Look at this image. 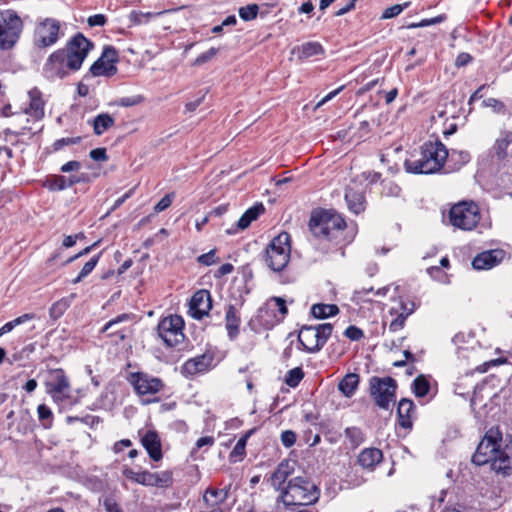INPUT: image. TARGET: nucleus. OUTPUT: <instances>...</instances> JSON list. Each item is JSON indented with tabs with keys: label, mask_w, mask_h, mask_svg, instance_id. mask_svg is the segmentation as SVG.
Wrapping results in <instances>:
<instances>
[{
	"label": "nucleus",
	"mask_w": 512,
	"mask_h": 512,
	"mask_svg": "<svg viewBox=\"0 0 512 512\" xmlns=\"http://www.w3.org/2000/svg\"><path fill=\"white\" fill-rule=\"evenodd\" d=\"M214 356L211 353H204L194 358L188 359L182 366V374L193 376L198 373L206 372L212 366Z\"/></svg>",
	"instance_id": "dca6fc26"
},
{
	"label": "nucleus",
	"mask_w": 512,
	"mask_h": 512,
	"mask_svg": "<svg viewBox=\"0 0 512 512\" xmlns=\"http://www.w3.org/2000/svg\"><path fill=\"white\" fill-rule=\"evenodd\" d=\"M412 389L417 397H424L430 390V383L424 375H419L414 379Z\"/></svg>",
	"instance_id": "e433bc0d"
},
{
	"label": "nucleus",
	"mask_w": 512,
	"mask_h": 512,
	"mask_svg": "<svg viewBox=\"0 0 512 512\" xmlns=\"http://www.w3.org/2000/svg\"><path fill=\"white\" fill-rule=\"evenodd\" d=\"M225 322L229 338L231 340L235 339L239 333L241 319L237 309L233 305H229L226 310Z\"/></svg>",
	"instance_id": "cd10ccee"
},
{
	"label": "nucleus",
	"mask_w": 512,
	"mask_h": 512,
	"mask_svg": "<svg viewBox=\"0 0 512 512\" xmlns=\"http://www.w3.org/2000/svg\"><path fill=\"white\" fill-rule=\"evenodd\" d=\"M61 35V24L57 19H41L35 25L33 45L40 49L51 47L57 43Z\"/></svg>",
	"instance_id": "1a4fd4ad"
},
{
	"label": "nucleus",
	"mask_w": 512,
	"mask_h": 512,
	"mask_svg": "<svg viewBox=\"0 0 512 512\" xmlns=\"http://www.w3.org/2000/svg\"><path fill=\"white\" fill-rule=\"evenodd\" d=\"M444 20H445L444 15H438L434 18L423 19L419 23H412V24L408 25V28L426 27V26H430V25L439 24V23L443 22Z\"/></svg>",
	"instance_id": "6e6d98bb"
},
{
	"label": "nucleus",
	"mask_w": 512,
	"mask_h": 512,
	"mask_svg": "<svg viewBox=\"0 0 512 512\" xmlns=\"http://www.w3.org/2000/svg\"><path fill=\"white\" fill-rule=\"evenodd\" d=\"M144 98L141 95L122 97L116 101V104L121 107H131L140 104Z\"/></svg>",
	"instance_id": "5fc2aeb1"
},
{
	"label": "nucleus",
	"mask_w": 512,
	"mask_h": 512,
	"mask_svg": "<svg viewBox=\"0 0 512 512\" xmlns=\"http://www.w3.org/2000/svg\"><path fill=\"white\" fill-rule=\"evenodd\" d=\"M295 462L290 460H283L280 462L276 468V470L272 473L270 481L271 485L277 490L281 491L285 488L283 487L285 481L289 476H291L294 472Z\"/></svg>",
	"instance_id": "aec40b11"
},
{
	"label": "nucleus",
	"mask_w": 512,
	"mask_h": 512,
	"mask_svg": "<svg viewBox=\"0 0 512 512\" xmlns=\"http://www.w3.org/2000/svg\"><path fill=\"white\" fill-rule=\"evenodd\" d=\"M383 453L378 448H365L358 455V464L366 470L373 471L382 461Z\"/></svg>",
	"instance_id": "5701e85b"
},
{
	"label": "nucleus",
	"mask_w": 512,
	"mask_h": 512,
	"mask_svg": "<svg viewBox=\"0 0 512 512\" xmlns=\"http://www.w3.org/2000/svg\"><path fill=\"white\" fill-rule=\"evenodd\" d=\"M290 252V235L282 232L266 248L264 261L271 270L282 271L290 260Z\"/></svg>",
	"instance_id": "39448f33"
},
{
	"label": "nucleus",
	"mask_w": 512,
	"mask_h": 512,
	"mask_svg": "<svg viewBox=\"0 0 512 512\" xmlns=\"http://www.w3.org/2000/svg\"><path fill=\"white\" fill-rule=\"evenodd\" d=\"M512 143V132L504 133L497 141H496V151L498 155L505 154L508 146Z\"/></svg>",
	"instance_id": "3c124183"
},
{
	"label": "nucleus",
	"mask_w": 512,
	"mask_h": 512,
	"mask_svg": "<svg viewBox=\"0 0 512 512\" xmlns=\"http://www.w3.org/2000/svg\"><path fill=\"white\" fill-rule=\"evenodd\" d=\"M427 273L435 280L444 281L446 274L439 266H431L427 268Z\"/></svg>",
	"instance_id": "774afa93"
},
{
	"label": "nucleus",
	"mask_w": 512,
	"mask_h": 512,
	"mask_svg": "<svg viewBox=\"0 0 512 512\" xmlns=\"http://www.w3.org/2000/svg\"><path fill=\"white\" fill-rule=\"evenodd\" d=\"M346 227L341 215L328 210L315 211L312 213L309 228L314 236L331 240Z\"/></svg>",
	"instance_id": "20e7f679"
},
{
	"label": "nucleus",
	"mask_w": 512,
	"mask_h": 512,
	"mask_svg": "<svg viewBox=\"0 0 512 512\" xmlns=\"http://www.w3.org/2000/svg\"><path fill=\"white\" fill-rule=\"evenodd\" d=\"M128 380L133 386L136 394L142 397V403L144 405L157 402L158 398L145 399L144 397L159 393L165 386L164 382L160 378L144 372L131 373Z\"/></svg>",
	"instance_id": "9d476101"
},
{
	"label": "nucleus",
	"mask_w": 512,
	"mask_h": 512,
	"mask_svg": "<svg viewBox=\"0 0 512 512\" xmlns=\"http://www.w3.org/2000/svg\"><path fill=\"white\" fill-rule=\"evenodd\" d=\"M503 258L502 250H489L474 257L472 266L476 270H488L496 266Z\"/></svg>",
	"instance_id": "6ab92c4d"
},
{
	"label": "nucleus",
	"mask_w": 512,
	"mask_h": 512,
	"mask_svg": "<svg viewBox=\"0 0 512 512\" xmlns=\"http://www.w3.org/2000/svg\"><path fill=\"white\" fill-rule=\"evenodd\" d=\"M409 6V2L404 4H396L391 7H388L384 10L382 14L383 19H390L398 16L405 8Z\"/></svg>",
	"instance_id": "603ef678"
},
{
	"label": "nucleus",
	"mask_w": 512,
	"mask_h": 512,
	"mask_svg": "<svg viewBox=\"0 0 512 512\" xmlns=\"http://www.w3.org/2000/svg\"><path fill=\"white\" fill-rule=\"evenodd\" d=\"M100 57L107 63H112L113 65L118 61L117 51L111 46L105 47Z\"/></svg>",
	"instance_id": "4d7b16f0"
},
{
	"label": "nucleus",
	"mask_w": 512,
	"mask_h": 512,
	"mask_svg": "<svg viewBox=\"0 0 512 512\" xmlns=\"http://www.w3.org/2000/svg\"><path fill=\"white\" fill-rule=\"evenodd\" d=\"M69 307L68 301L65 299H61L54 304L49 309V315L52 319H59Z\"/></svg>",
	"instance_id": "c03bdc74"
},
{
	"label": "nucleus",
	"mask_w": 512,
	"mask_h": 512,
	"mask_svg": "<svg viewBox=\"0 0 512 512\" xmlns=\"http://www.w3.org/2000/svg\"><path fill=\"white\" fill-rule=\"evenodd\" d=\"M212 308L210 293L207 290H199L194 293L189 303V314L194 319H202Z\"/></svg>",
	"instance_id": "2eb2a0df"
},
{
	"label": "nucleus",
	"mask_w": 512,
	"mask_h": 512,
	"mask_svg": "<svg viewBox=\"0 0 512 512\" xmlns=\"http://www.w3.org/2000/svg\"><path fill=\"white\" fill-rule=\"evenodd\" d=\"M396 314H397L396 318L394 320H392L389 325V330L391 332H396V331H399L400 329H402L404 327L405 321L407 319V317H405L401 313H396Z\"/></svg>",
	"instance_id": "0e129e2a"
},
{
	"label": "nucleus",
	"mask_w": 512,
	"mask_h": 512,
	"mask_svg": "<svg viewBox=\"0 0 512 512\" xmlns=\"http://www.w3.org/2000/svg\"><path fill=\"white\" fill-rule=\"evenodd\" d=\"M250 433L251 432L247 433L246 435H244L237 441L236 445L234 446L233 450L230 453L231 458H235V460L237 458L238 459L243 458V456L245 455V447H246L247 439H248Z\"/></svg>",
	"instance_id": "de8ad7c7"
},
{
	"label": "nucleus",
	"mask_w": 512,
	"mask_h": 512,
	"mask_svg": "<svg viewBox=\"0 0 512 512\" xmlns=\"http://www.w3.org/2000/svg\"><path fill=\"white\" fill-rule=\"evenodd\" d=\"M292 53H297L299 60H305L310 57L322 55L324 53V49L319 42H306L295 47L292 50Z\"/></svg>",
	"instance_id": "c85d7f7f"
},
{
	"label": "nucleus",
	"mask_w": 512,
	"mask_h": 512,
	"mask_svg": "<svg viewBox=\"0 0 512 512\" xmlns=\"http://www.w3.org/2000/svg\"><path fill=\"white\" fill-rule=\"evenodd\" d=\"M314 327L318 334L317 337L320 341V344L323 347L332 334L333 326L330 323H324Z\"/></svg>",
	"instance_id": "49530a36"
},
{
	"label": "nucleus",
	"mask_w": 512,
	"mask_h": 512,
	"mask_svg": "<svg viewBox=\"0 0 512 512\" xmlns=\"http://www.w3.org/2000/svg\"><path fill=\"white\" fill-rule=\"evenodd\" d=\"M370 292H373L377 296H385L386 293L388 292V288L387 287H382V288H379L376 291H374L372 287L369 288V289L363 288L361 290H357V291L354 292L353 299L354 300H362V299H364V296L369 294Z\"/></svg>",
	"instance_id": "864d4df0"
},
{
	"label": "nucleus",
	"mask_w": 512,
	"mask_h": 512,
	"mask_svg": "<svg viewBox=\"0 0 512 512\" xmlns=\"http://www.w3.org/2000/svg\"><path fill=\"white\" fill-rule=\"evenodd\" d=\"M276 312H279V314L281 315V319L287 314L288 312V309H287V306H286V302L284 299L280 298V297H274L272 299H270L263 308L260 309L259 313V317L261 319H263L266 324H270V325H273L274 322L271 321H267L265 320V316L269 315V314H273L274 317H276ZM280 321V318L279 319H276V322Z\"/></svg>",
	"instance_id": "4be33fe9"
},
{
	"label": "nucleus",
	"mask_w": 512,
	"mask_h": 512,
	"mask_svg": "<svg viewBox=\"0 0 512 512\" xmlns=\"http://www.w3.org/2000/svg\"><path fill=\"white\" fill-rule=\"evenodd\" d=\"M345 200L351 212L359 214L365 209V198L361 192L355 191L352 188H347L345 191Z\"/></svg>",
	"instance_id": "c756f323"
},
{
	"label": "nucleus",
	"mask_w": 512,
	"mask_h": 512,
	"mask_svg": "<svg viewBox=\"0 0 512 512\" xmlns=\"http://www.w3.org/2000/svg\"><path fill=\"white\" fill-rule=\"evenodd\" d=\"M259 7L257 4H249L239 9V16L244 21H250L257 17Z\"/></svg>",
	"instance_id": "09e8293b"
},
{
	"label": "nucleus",
	"mask_w": 512,
	"mask_h": 512,
	"mask_svg": "<svg viewBox=\"0 0 512 512\" xmlns=\"http://www.w3.org/2000/svg\"><path fill=\"white\" fill-rule=\"evenodd\" d=\"M415 413V405L412 400L403 398L397 407L398 423L402 428L409 429L412 427L413 417Z\"/></svg>",
	"instance_id": "b1692460"
},
{
	"label": "nucleus",
	"mask_w": 512,
	"mask_h": 512,
	"mask_svg": "<svg viewBox=\"0 0 512 512\" xmlns=\"http://www.w3.org/2000/svg\"><path fill=\"white\" fill-rule=\"evenodd\" d=\"M470 159L471 156L468 151L452 149L447 160L454 163L453 169H459L468 163Z\"/></svg>",
	"instance_id": "c9c22d12"
},
{
	"label": "nucleus",
	"mask_w": 512,
	"mask_h": 512,
	"mask_svg": "<svg viewBox=\"0 0 512 512\" xmlns=\"http://www.w3.org/2000/svg\"><path fill=\"white\" fill-rule=\"evenodd\" d=\"M44 75L47 79H62L73 72L70 63L67 60V53L58 49L47 59L43 67Z\"/></svg>",
	"instance_id": "4468645a"
},
{
	"label": "nucleus",
	"mask_w": 512,
	"mask_h": 512,
	"mask_svg": "<svg viewBox=\"0 0 512 512\" xmlns=\"http://www.w3.org/2000/svg\"><path fill=\"white\" fill-rule=\"evenodd\" d=\"M345 436L349 440L351 447L356 448L365 440L364 433L358 427H348L345 429Z\"/></svg>",
	"instance_id": "4c0bfd02"
},
{
	"label": "nucleus",
	"mask_w": 512,
	"mask_h": 512,
	"mask_svg": "<svg viewBox=\"0 0 512 512\" xmlns=\"http://www.w3.org/2000/svg\"><path fill=\"white\" fill-rule=\"evenodd\" d=\"M231 485L222 489L208 487L203 494V502L207 507H220L229 496Z\"/></svg>",
	"instance_id": "a878e982"
},
{
	"label": "nucleus",
	"mask_w": 512,
	"mask_h": 512,
	"mask_svg": "<svg viewBox=\"0 0 512 512\" xmlns=\"http://www.w3.org/2000/svg\"><path fill=\"white\" fill-rule=\"evenodd\" d=\"M304 377V372L301 367H295L289 370L285 376V383L292 388L299 385Z\"/></svg>",
	"instance_id": "a19ab883"
},
{
	"label": "nucleus",
	"mask_w": 512,
	"mask_h": 512,
	"mask_svg": "<svg viewBox=\"0 0 512 512\" xmlns=\"http://www.w3.org/2000/svg\"><path fill=\"white\" fill-rule=\"evenodd\" d=\"M123 475H124L127 479H129V480H131V481H133V482H135V483H138V484H141V483H142L143 471H141V472H135V471H133V470H132V469H130V468H125V469L123 470Z\"/></svg>",
	"instance_id": "69168bd1"
},
{
	"label": "nucleus",
	"mask_w": 512,
	"mask_h": 512,
	"mask_svg": "<svg viewBox=\"0 0 512 512\" xmlns=\"http://www.w3.org/2000/svg\"><path fill=\"white\" fill-rule=\"evenodd\" d=\"M281 442L286 448L292 447L296 442V434L292 430H286L281 433Z\"/></svg>",
	"instance_id": "680f3d73"
},
{
	"label": "nucleus",
	"mask_w": 512,
	"mask_h": 512,
	"mask_svg": "<svg viewBox=\"0 0 512 512\" xmlns=\"http://www.w3.org/2000/svg\"><path fill=\"white\" fill-rule=\"evenodd\" d=\"M92 76H113L117 72V67L112 63H107L99 57L90 67Z\"/></svg>",
	"instance_id": "72a5a7b5"
},
{
	"label": "nucleus",
	"mask_w": 512,
	"mask_h": 512,
	"mask_svg": "<svg viewBox=\"0 0 512 512\" xmlns=\"http://www.w3.org/2000/svg\"><path fill=\"white\" fill-rule=\"evenodd\" d=\"M173 484V472L165 470L160 472L143 471L142 483L143 486L156 487V488H169Z\"/></svg>",
	"instance_id": "f3484780"
},
{
	"label": "nucleus",
	"mask_w": 512,
	"mask_h": 512,
	"mask_svg": "<svg viewBox=\"0 0 512 512\" xmlns=\"http://www.w3.org/2000/svg\"><path fill=\"white\" fill-rule=\"evenodd\" d=\"M174 199V193L166 194L154 207V211L159 213L166 210Z\"/></svg>",
	"instance_id": "052dcab7"
},
{
	"label": "nucleus",
	"mask_w": 512,
	"mask_h": 512,
	"mask_svg": "<svg viewBox=\"0 0 512 512\" xmlns=\"http://www.w3.org/2000/svg\"><path fill=\"white\" fill-rule=\"evenodd\" d=\"M80 142V137H67V138H61V139H58L54 142L53 146H54V150L58 151L60 149H62L64 146H67V145H73V144H77Z\"/></svg>",
	"instance_id": "e2e57ef3"
},
{
	"label": "nucleus",
	"mask_w": 512,
	"mask_h": 512,
	"mask_svg": "<svg viewBox=\"0 0 512 512\" xmlns=\"http://www.w3.org/2000/svg\"><path fill=\"white\" fill-rule=\"evenodd\" d=\"M45 186L51 191H62L67 189L66 177L62 175H54L48 178Z\"/></svg>",
	"instance_id": "79ce46f5"
},
{
	"label": "nucleus",
	"mask_w": 512,
	"mask_h": 512,
	"mask_svg": "<svg viewBox=\"0 0 512 512\" xmlns=\"http://www.w3.org/2000/svg\"><path fill=\"white\" fill-rule=\"evenodd\" d=\"M38 418L43 423L45 428H49L52 424L53 414L51 409L45 405L40 404L37 408Z\"/></svg>",
	"instance_id": "a18cd8bd"
},
{
	"label": "nucleus",
	"mask_w": 512,
	"mask_h": 512,
	"mask_svg": "<svg viewBox=\"0 0 512 512\" xmlns=\"http://www.w3.org/2000/svg\"><path fill=\"white\" fill-rule=\"evenodd\" d=\"M141 443L152 460L159 461L162 459L161 440L156 431L149 430L145 432L141 436Z\"/></svg>",
	"instance_id": "a211bd4d"
},
{
	"label": "nucleus",
	"mask_w": 512,
	"mask_h": 512,
	"mask_svg": "<svg viewBox=\"0 0 512 512\" xmlns=\"http://www.w3.org/2000/svg\"><path fill=\"white\" fill-rule=\"evenodd\" d=\"M218 53V49L217 48H210L209 50H207L206 52L204 53H201L200 55L197 56V58L195 59L194 61V65H202L206 62H208L209 60H211L216 54Z\"/></svg>",
	"instance_id": "bf43d9fd"
},
{
	"label": "nucleus",
	"mask_w": 512,
	"mask_h": 512,
	"mask_svg": "<svg viewBox=\"0 0 512 512\" xmlns=\"http://www.w3.org/2000/svg\"><path fill=\"white\" fill-rule=\"evenodd\" d=\"M198 263L210 266L215 263V250H210L208 253L202 254L197 258Z\"/></svg>",
	"instance_id": "338daca9"
},
{
	"label": "nucleus",
	"mask_w": 512,
	"mask_h": 512,
	"mask_svg": "<svg viewBox=\"0 0 512 512\" xmlns=\"http://www.w3.org/2000/svg\"><path fill=\"white\" fill-rule=\"evenodd\" d=\"M502 440L499 427H491L478 444L472 462L477 466L490 463L491 470L506 477L512 474V434L507 435L503 448Z\"/></svg>",
	"instance_id": "f257e3e1"
},
{
	"label": "nucleus",
	"mask_w": 512,
	"mask_h": 512,
	"mask_svg": "<svg viewBox=\"0 0 512 512\" xmlns=\"http://www.w3.org/2000/svg\"><path fill=\"white\" fill-rule=\"evenodd\" d=\"M36 318L34 313H25L12 321L5 323L0 329L4 334L11 332L16 326L24 324Z\"/></svg>",
	"instance_id": "58836bf2"
},
{
	"label": "nucleus",
	"mask_w": 512,
	"mask_h": 512,
	"mask_svg": "<svg viewBox=\"0 0 512 512\" xmlns=\"http://www.w3.org/2000/svg\"><path fill=\"white\" fill-rule=\"evenodd\" d=\"M91 48H93V43L79 33L67 43L65 49L61 50L67 53V60L72 71H77L81 68Z\"/></svg>",
	"instance_id": "f8f14e48"
},
{
	"label": "nucleus",
	"mask_w": 512,
	"mask_h": 512,
	"mask_svg": "<svg viewBox=\"0 0 512 512\" xmlns=\"http://www.w3.org/2000/svg\"><path fill=\"white\" fill-rule=\"evenodd\" d=\"M99 259H100V254L93 256L88 262H86L84 264V266L82 267L78 276L72 280V283L77 284V283L81 282L85 277H87L94 270Z\"/></svg>",
	"instance_id": "ea45409f"
},
{
	"label": "nucleus",
	"mask_w": 512,
	"mask_h": 512,
	"mask_svg": "<svg viewBox=\"0 0 512 512\" xmlns=\"http://www.w3.org/2000/svg\"><path fill=\"white\" fill-rule=\"evenodd\" d=\"M416 309V305L414 303V301L412 300H408V299H400V302H399V307L398 308H392L390 310V313L391 314H394V313H401L402 315H404L405 317L408 318V316H410Z\"/></svg>",
	"instance_id": "37998d69"
},
{
	"label": "nucleus",
	"mask_w": 512,
	"mask_h": 512,
	"mask_svg": "<svg viewBox=\"0 0 512 512\" xmlns=\"http://www.w3.org/2000/svg\"><path fill=\"white\" fill-rule=\"evenodd\" d=\"M115 124V119L108 113L98 114L92 121L93 132L100 136Z\"/></svg>",
	"instance_id": "473e14b6"
},
{
	"label": "nucleus",
	"mask_w": 512,
	"mask_h": 512,
	"mask_svg": "<svg viewBox=\"0 0 512 512\" xmlns=\"http://www.w3.org/2000/svg\"><path fill=\"white\" fill-rule=\"evenodd\" d=\"M184 320L179 315H169L161 319L157 325L159 338L168 347H175L184 341Z\"/></svg>",
	"instance_id": "9b49d317"
},
{
	"label": "nucleus",
	"mask_w": 512,
	"mask_h": 512,
	"mask_svg": "<svg viewBox=\"0 0 512 512\" xmlns=\"http://www.w3.org/2000/svg\"><path fill=\"white\" fill-rule=\"evenodd\" d=\"M265 208L263 204H256L245 211V213L237 221V229H246L252 221L256 220L263 212Z\"/></svg>",
	"instance_id": "2f4dec72"
},
{
	"label": "nucleus",
	"mask_w": 512,
	"mask_h": 512,
	"mask_svg": "<svg viewBox=\"0 0 512 512\" xmlns=\"http://www.w3.org/2000/svg\"><path fill=\"white\" fill-rule=\"evenodd\" d=\"M344 335L352 341H358L364 337L363 331L354 325L348 326L344 332Z\"/></svg>",
	"instance_id": "13d9d810"
},
{
	"label": "nucleus",
	"mask_w": 512,
	"mask_h": 512,
	"mask_svg": "<svg viewBox=\"0 0 512 512\" xmlns=\"http://www.w3.org/2000/svg\"><path fill=\"white\" fill-rule=\"evenodd\" d=\"M339 313V308L335 304L317 303L311 307V314L317 319H326Z\"/></svg>",
	"instance_id": "f704fd0d"
},
{
	"label": "nucleus",
	"mask_w": 512,
	"mask_h": 512,
	"mask_svg": "<svg viewBox=\"0 0 512 512\" xmlns=\"http://www.w3.org/2000/svg\"><path fill=\"white\" fill-rule=\"evenodd\" d=\"M47 393L56 403L69 397L70 383L63 369H50L45 382Z\"/></svg>",
	"instance_id": "ddd939ff"
},
{
	"label": "nucleus",
	"mask_w": 512,
	"mask_h": 512,
	"mask_svg": "<svg viewBox=\"0 0 512 512\" xmlns=\"http://www.w3.org/2000/svg\"><path fill=\"white\" fill-rule=\"evenodd\" d=\"M480 221V210L473 201H462L453 205L449 211V222L455 228L470 231Z\"/></svg>",
	"instance_id": "423d86ee"
},
{
	"label": "nucleus",
	"mask_w": 512,
	"mask_h": 512,
	"mask_svg": "<svg viewBox=\"0 0 512 512\" xmlns=\"http://www.w3.org/2000/svg\"><path fill=\"white\" fill-rule=\"evenodd\" d=\"M30 99L29 108L27 113L34 118L40 119L44 116V101L42 99L41 91L34 87L28 92Z\"/></svg>",
	"instance_id": "bb28decb"
},
{
	"label": "nucleus",
	"mask_w": 512,
	"mask_h": 512,
	"mask_svg": "<svg viewBox=\"0 0 512 512\" xmlns=\"http://www.w3.org/2000/svg\"><path fill=\"white\" fill-rule=\"evenodd\" d=\"M23 30V22L13 10L0 14V49L10 50L18 42Z\"/></svg>",
	"instance_id": "0eeeda50"
},
{
	"label": "nucleus",
	"mask_w": 512,
	"mask_h": 512,
	"mask_svg": "<svg viewBox=\"0 0 512 512\" xmlns=\"http://www.w3.org/2000/svg\"><path fill=\"white\" fill-rule=\"evenodd\" d=\"M382 194L387 197H398L401 192V188L393 181H382Z\"/></svg>",
	"instance_id": "8fccbe9b"
},
{
	"label": "nucleus",
	"mask_w": 512,
	"mask_h": 512,
	"mask_svg": "<svg viewBox=\"0 0 512 512\" xmlns=\"http://www.w3.org/2000/svg\"><path fill=\"white\" fill-rule=\"evenodd\" d=\"M396 388V381L391 377L374 376L369 381L370 395L375 404L383 410H389L395 403Z\"/></svg>",
	"instance_id": "6e6552de"
},
{
	"label": "nucleus",
	"mask_w": 512,
	"mask_h": 512,
	"mask_svg": "<svg viewBox=\"0 0 512 512\" xmlns=\"http://www.w3.org/2000/svg\"><path fill=\"white\" fill-rule=\"evenodd\" d=\"M320 492L317 486L305 477H294L282 490L280 499L285 506H307L316 503Z\"/></svg>",
	"instance_id": "7ed1b4c3"
},
{
	"label": "nucleus",
	"mask_w": 512,
	"mask_h": 512,
	"mask_svg": "<svg viewBox=\"0 0 512 512\" xmlns=\"http://www.w3.org/2000/svg\"><path fill=\"white\" fill-rule=\"evenodd\" d=\"M449 151L439 140L425 142L417 158L407 159L404 167L407 172L414 174H434L439 172L446 160Z\"/></svg>",
	"instance_id": "f03ea898"
},
{
	"label": "nucleus",
	"mask_w": 512,
	"mask_h": 512,
	"mask_svg": "<svg viewBox=\"0 0 512 512\" xmlns=\"http://www.w3.org/2000/svg\"><path fill=\"white\" fill-rule=\"evenodd\" d=\"M359 376L356 373L346 374L338 384V389L345 397H352L358 388Z\"/></svg>",
	"instance_id": "7c9ffc66"
},
{
	"label": "nucleus",
	"mask_w": 512,
	"mask_h": 512,
	"mask_svg": "<svg viewBox=\"0 0 512 512\" xmlns=\"http://www.w3.org/2000/svg\"><path fill=\"white\" fill-rule=\"evenodd\" d=\"M318 334L314 326L303 327L298 335V340L303 346L304 350L309 353L318 352L322 346L318 339Z\"/></svg>",
	"instance_id": "412c9836"
},
{
	"label": "nucleus",
	"mask_w": 512,
	"mask_h": 512,
	"mask_svg": "<svg viewBox=\"0 0 512 512\" xmlns=\"http://www.w3.org/2000/svg\"><path fill=\"white\" fill-rule=\"evenodd\" d=\"M132 319L131 314H121L117 317L111 319L108 321L101 329L102 333H107V336L109 337H118L120 340H124L126 338L125 329L122 327H119L120 324L123 322H127Z\"/></svg>",
	"instance_id": "393cba45"
}]
</instances>
